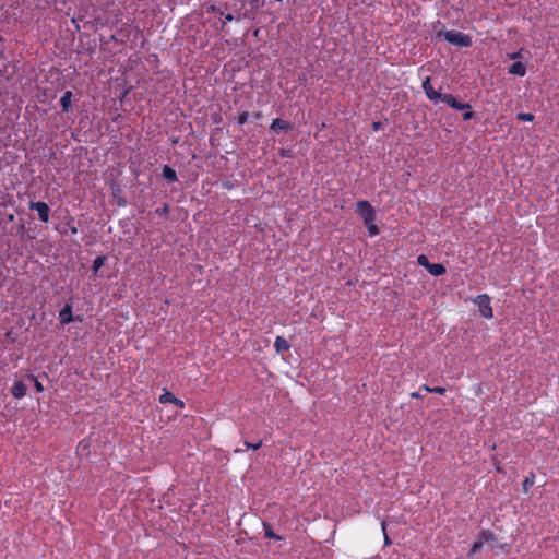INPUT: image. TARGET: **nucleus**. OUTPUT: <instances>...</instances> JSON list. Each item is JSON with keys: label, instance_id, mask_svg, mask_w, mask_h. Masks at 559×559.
<instances>
[{"label": "nucleus", "instance_id": "ddd939ff", "mask_svg": "<svg viewBox=\"0 0 559 559\" xmlns=\"http://www.w3.org/2000/svg\"><path fill=\"white\" fill-rule=\"evenodd\" d=\"M274 347L276 348V352L281 353L289 348V343L283 336H277L274 342Z\"/></svg>", "mask_w": 559, "mask_h": 559}, {"label": "nucleus", "instance_id": "412c9836", "mask_svg": "<svg viewBox=\"0 0 559 559\" xmlns=\"http://www.w3.org/2000/svg\"><path fill=\"white\" fill-rule=\"evenodd\" d=\"M516 118L522 121H533L534 120V116L528 112H520L516 115Z\"/></svg>", "mask_w": 559, "mask_h": 559}, {"label": "nucleus", "instance_id": "c756f323", "mask_svg": "<svg viewBox=\"0 0 559 559\" xmlns=\"http://www.w3.org/2000/svg\"><path fill=\"white\" fill-rule=\"evenodd\" d=\"M378 126H379V123H377V122L373 123L374 129H378Z\"/></svg>", "mask_w": 559, "mask_h": 559}, {"label": "nucleus", "instance_id": "1a4fd4ad", "mask_svg": "<svg viewBox=\"0 0 559 559\" xmlns=\"http://www.w3.org/2000/svg\"><path fill=\"white\" fill-rule=\"evenodd\" d=\"M59 320L61 324H68L73 321L72 317V307L70 305H66L63 309L59 312Z\"/></svg>", "mask_w": 559, "mask_h": 559}, {"label": "nucleus", "instance_id": "f3484780", "mask_svg": "<svg viewBox=\"0 0 559 559\" xmlns=\"http://www.w3.org/2000/svg\"><path fill=\"white\" fill-rule=\"evenodd\" d=\"M365 225L367 226L370 236H376L379 234V228L374 224V221H370V223H365Z\"/></svg>", "mask_w": 559, "mask_h": 559}, {"label": "nucleus", "instance_id": "5701e85b", "mask_svg": "<svg viewBox=\"0 0 559 559\" xmlns=\"http://www.w3.org/2000/svg\"><path fill=\"white\" fill-rule=\"evenodd\" d=\"M262 445V442H258V443H250V442H245V447L247 449H252V450H258L260 447Z\"/></svg>", "mask_w": 559, "mask_h": 559}, {"label": "nucleus", "instance_id": "39448f33", "mask_svg": "<svg viewBox=\"0 0 559 559\" xmlns=\"http://www.w3.org/2000/svg\"><path fill=\"white\" fill-rule=\"evenodd\" d=\"M423 88L430 100H432L436 104L440 102L443 94L435 91V88L430 84V78H426V80L423 82Z\"/></svg>", "mask_w": 559, "mask_h": 559}, {"label": "nucleus", "instance_id": "f257e3e1", "mask_svg": "<svg viewBox=\"0 0 559 559\" xmlns=\"http://www.w3.org/2000/svg\"><path fill=\"white\" fill-rule=\"evenodd\" d=\"M444 38L459 47H468L472 44L471 37L460 32L449 31L444 33Z\"/></svg>", "mask_w": 559, "mask_h": 559}, {"label": "nucleus", "instance_id": "423d86ee", "mask_svg": "<svg viewBox=\"0 0 559 559\" xmlns=\"http://www.w3.org/2000/svg\"><path fill=\"white\" fill-rule=\"evenodd\" d=\"M440 102L445 103L450 107H452L454 109H457V110H463V109H469L471 108L469 104H467V103H464V104L463 103H459L456 100V98L453 95H451V94H443L441 99H440Z\"/></svg>", "mask_w": 559, "mask_h": 559}, {"label": "nucleus", "instance_id": "f8f14e48", "mask_svg": "<svg viewBox=\"0 0 559 559\" xmlns=\"http://www.w3.org/2000/svg\"><path fill=\"white\" fill-rule=\"evenodd\" d=\"M427 271L433 276H439L445 273V267L440 263H430Z\"/></svg>", "mask_w": 559, "mask_h": 559}, {"label": "nucleus", "instance_id": "c85d7f7f", "mask_svg": "<svg viewBox=\"0 0 559 559\" xmlns=\"http://www.w3.org/2000/svg\"><path fill=\"white\" fill-rule=\"evenodd\" d=\"M231 20H233V16H231L230 14H228V15L226 16V21H231Z\"/></svg>", "mask_w": 559, "mask_h": 559}, {"label": "nucleus", "instance_id": "b1692460", "mask_svg": "<svg viewBox=\"0 0 559 559\" xmlns=\"http://www.w3.org/2000/svg\"><path fill=\"white\" fill-rule=\"evenodd\" d=\"M248 120V114L247 112H243L241 114L239 117H238V123L239 124H243L246 123Z\"/></svg>", "mask_w": 559, "mask_h": 559}, {"label": "nucleus", "instance_id": "6ab92c4d", "mask_svg": "<svg viewBox=\"0 0 559 559\" xmlns=\"http://www.w3.org/2000/svg\"><path fill=\"white\" fill-rule=\"evenodd\" d=\"M423 389L427 392L438 393V394H443L445 392V389L442 386L429 388L428 385H423Z\"/></svg>", "mask_w": 559, "mask_h": 559}, {"label": "nucleus", "instance_id": "bb28decb", "mask_svg": "<svg viewBox=\"0 0 559 559\" xmlns=\"http://www.w3.org/2000/svg\"><path fill=\"white\" fill-rule=\"evenodd\" d=\"M411 396L414 397V399H418L420 397L419 393L418 392H413L411 393Z\"/></svg>", "mask_w": 559, "mask_h": 559}, {"label": "nucleus", "instance_id": "cd10ccee", "mask_svg": "<svg viewBox=\"0 0 559 559\" xmlns=\"http://www.w3.org/2000/svg\"><path fill=\"white\" fill-rule=\"evenodd\" d=\"M265 535H266L267 537H275V535H274L271 531H266V532H265Z\"/></svg>", "mask_w": 559, "mask_h": 559}, {"label": "nucleus", "instance_id": "9d476101", "mask_svg": "<svg viewBox=\"0 0 559 559\" xmlns=\"http://www.w3.org/2000/svg\"><path fill=\"white\" fill-rule=\"evenodd\" d=\"M12 394L16 399H22L26 395L27 388L23 382H16L11 390Z\"/></svg>", "mask_w": 559, "mask_h": 559}, {"label": "nucleus", "instance_id": "0eeeda50", "mask_svg": "<svg viewBox=\"0 0 559 559\" xmlns=\"http://www.w3.org/2000/svg\"><path fill=\"white\" fill-rule=\"evenodd\" d=\"M159 402L162 404L173 403L180 408L185 407V403L181 400L177 399L171 392H168V391H166L162 395H159Z\"/></svg>", "mask_w": 559, "mask_h": 559}, {"label": "nucleus", "instance_id": "a211bd4d", "mask_svg": "<svg viewBox=\"0 0 559 559\" xmlns=\"http://www.w3.org/2000/svg\"><path fill=\"white\" fill-rule=\"evenodd\" d=\"M105 257H97L93 262V271L96 273L105 263Z\"/></svg>", "mask_w": 559, "mask_h": 559}, {"label": "nucleus", "instance_id": "9b49d317", "mask_svg": "<svg viewBox=\"0 0 559 559\" xmlns=\"http://www.w3.org/2000/svg\"><path fill=\"white\" fill-rule=\"evenodd\" d=\"M509 73L523 76L526 73V68L522 62L516 61L509 68Z\"/></svg>", "mask_w": 559, "mask_h": 559}, {"label": "nucleus", "instance_id": "aec40b11", "mask_svg": "<svg viewBox=\"0 0 559 559\" xmlns=\"http://www.w3.org/2000/svg\"><path fill=\"white\" fill-rule=\"evenodd\" d=\"M28 380H29L31 382H33V383H34V386H35V389H36L38 392H43V391H44V386H43L41 382H39V381H38V379H37L36 377H34V376H29V377H28Z\"/></svg>", "mask_w": 559, "mask_h": 559}, {"label": "nucleus", "instance_id": "a878e982", "mask_svg": "<svg viewBox=\"0 0 559 559\" xmlns=\"http://www.w3.org/2000/svg\"><path fill=\"white\" fill-rule=\"evenodd\" d=\"M534 484L533 479L532 478H525V480L523 481V486L524 488L526 489L528 486H532Z\"/></svg>", "mask_w": 559, "mask_h": 559}, {"label": "nucleus", "instance_id": "6e6552de", "mask_svg": "<svg viewBox=\"0 0 559 559\" xmlns=\"http://www.w3.org/2000/svg\"><path fill=\"white\" fill-rule=\"evenodd\" d=\"M493 534L490 532H483L479 540L475 542L472 546L471 552H477L484 545L485 542L493 540Z\"/></svg>", "mask_w": 559, "mask_h": 559}, {"label": "nucleus", "instance_id": "4be33fe9", "mask_svg": "<svg viewBox=\"0 0 559 559\" xmlns=\"http://www.w3.org/2000/svg\"><path fill=\"white\" fill-rule=\"evenodd\" d=\"M417 262H418L419 265L424 266L426 270L430 265V263L428 261V258L426 255H424V254L418 255Z\"/></svg>", "mask_w": 559, "mask_h": 559}, {"label": "nucleus", "instance_id": "dca6fc26", "mask_svg": "<svg viewBox=\"0 0 559 559\" xmlns=\"http://www.w3.org/2000/svg\"><path fill=\"white\" fill-rule=\"evenodd\" d=\"M163 176L168 181H175L177 179L176 171L173 168L168 167V166H165L163 168Z\"/></svg>", "mask_w": 559, "mask_h": 559}, {"label": "nucleus", "instance_id": "20e7f679", "mask_svg": "<svg viewBox=\"0 0 559 559\" xmlns=\"http://www.w3.org/2000/svg\"><path fill=\"white\" fill-rule=\"evenodd\" d=\"M29 207L35 210L40 221L47 223L49 221V206L45 202H31Z\"/></svg>", "mask_w": 559, "mask_h": 559}, {"label": "nucleus", "instance_id": "7ed1b4c3", "mask_svg": "<svg viewBox=\"0 0 559 559\" xmlns=\"http://www.w3.org/2000/svg\"><path fill=\"white\" fill-rule=\"evenodd\" d=\"M356 210L364 219V223H370V221L376 219L374 209L370 205L368 201L357 202Z\"/></svg>", "mask_w": 559, "mask_h": 559}, {"label": "nucleus", "instance_id": "2eb2a0df", "mask_svg": "<svg viewBox=\"0 0 559 559\" xmlns=\"http://www.w3.org/2000/svg\"><path fill=\"white\" fill-rule=\"evenodd\" d=\"M290 126L282 120V119H275L272 124H271V129L274 131V132H278L281 130H284V129H288Z\"/></svg>", "mask_w": 559, "mask_h": 559}, {"label": "nucleus", "instance_id": "f03ea898", "mask_svg": "<svg viewBox=\"0 0 559 559\" xmlns=\"http://www.w3.org/2000/svg\"><path fill=\"white\" fill-rule=\"evenodd\" d=\"M474 302L478 306L481 317L486 319L492 318V308L490 306V297L486 294L478 295L474 299Z\"/></svg>", "mask_w": 559, "mask_h": 559}, {"label": "nucleus", "instance_id": "393cba45", "mask_svg": "<svg viewBox=\"0 0 559 559\" xmlns=\"http://www.w3.org/2000/svg\"><path fill=\"white\" fill-rule=\"evenodd\" d=\"M466 111L463 114V119L464 120H469L473 118V111H471L469 109H465Z\"/></svg>", "mask_w": 559, "mask_h": 559}, {"label": "nucleus", "instance_id": "4468645a", "mask_svg": "<svg viewBox=\"0 0 559 559\" xmlns=\"http://www.w3.org/2000/svg\"><path fill=\"white\" fill-rule=\"evenodd\" d=\"M72 92L67 91L60 98V104L63 111H68L71 106V99H72Z\"/></svg>", "mask_w": 559, "mask_h": 559}]
</instances>
